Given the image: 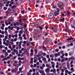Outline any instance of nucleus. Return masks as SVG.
Returning <instances> with one entry per match:
<instances>
[{
    "label": "nucleus",
    "instance_id": "f257e3e1",
    "mask_svg": "<svg viewBox=\"0 0 75 75\" xmlns=\"http://www.w3.org/2000/svg\"><path fill=\"white\" fill-rule=\"evenodd\" d=\"M50 30H52V31L54 32H55V33H57V26H55L53 27H51L50 28Z\"/></svg>",
    "mask_w": 75,
    "mask_h": 75
},
{
    "label": "nucleus",
    "instance_id": "f03ea898",
    "mask_svg": "<svg viewBox=\"0 0 75 75\" xmlns=\"http://www.w3.org/2000/svg\"><path fill=\"white\" fill-rule=\"evenodd\" d=\"M23 40H21L19 42V44L18 45V47L19 49H21V43H23Z\"/></svg>",
    "mask_w": 75,
    "mask_h": 75
},
{
    "label": "nucleus",
    "instance_id": "7ed1b4c3",
    "mask_svg": "<svg viewBox=\"0 0 75 75\" xmlns=\"http://www.w3.org/2000/svg\"><path fill=\"white\" fill-rule=\"evenodd\" d=\"M57 4L58 5V7H61V6L62 5V4H63V3L62 2L60 1L58 2Z\"/></svg>",
    "mask_w": 75,
    "mask_h": 75
},
{
    "label": "nucleus",
    "instance_id": "20e7f679",
    "mask_svg": "<svg viewBox=\"0 0 75 75\" xmlns=\"http://www.w3.org/2000/svg\"><path fill=\"white\" fill-rule=\"evenodd\" d=\"M49 18L50 19H52L54 17V14L52 13H50L49 16Z\"/></svg>",
    "mask_w": 75,
    "mask_h": 75
},
{
    "label": "nucleus",
    "instance_id": "39448f33",
    "mask_svg": "<svg viewBox=\"0 0 75 75\" xmlns=\"http://www.w3.org/2000/svg\"><path fill=\"white\" fill-rule=\"evenodd\" d=\"M68 41L69 42H73L74 41V40L73 39V38H71V39H68Z\"/></svg>",
    "mask_w": 75,
    "mask_h": 75
},
{
    "label": "nucleus",
    "instance_id": "423d86ee",
    "mask_svg": "<svg viewBox=\"0 0 75 75\" xmlns=\"http://www.w3.org/2000/svg\"><path fill=\"white\" fill-rule=\"evenodd\" d=\"M54 14L55 16H58L59 14V12H58L56 11L54 13Z\"/></svg>",
    "mask_w": 75,
    "mask_h": 75
},
{
    "label": "nucleus",
    "instance_id": "0eeeda50",
    "mask_svg": "<svg viewBox=\"0 0 75 75\" xmlns=\"http://www.w3.org/2000/svg\"><path fill=\"white\" fill-rule=\"evenodd\" d=\"M50 69L49 68H47L45 70V72H47V73H48V72H50Z\"/></svg>",
    "mask_w": 75,
    "mask_h": 75
},
{
    "label": "nucleus",
    "instance_id": "6e6552de",
    "mask_svg": "<svg viewBox=\"0 0 75 75\" xmlns=\"http://www.w3.org/2000/svg\"><path fill=\"white\" fill-rule=\"evenodd\" d=\"M67 14L68 16H70L71 15V13H70V12L69 11H67Z\"/></svg>",
    "mask_w": 75,
    "mask_h": 75
},
{
    "label": "nucleus",
    "instance_id": "1a4fd4ad",
    "mask_svg": "<svg viewBox=\"0 0 75 75\" xmlns=\"http://www.w3.org/2000/svg\"><path fill=\"white\" fill-rule=\"evenodd\" d=\"M60 21V22H61L62 21V19H56L55 20V22H56V21Z\"/></svg>",
    "mask_w": 75,
    "mask_h": 75
},
{
    "label": "nucleus",
    "instance_id": "9d476101",
    "mask_svg": "<svg viewBox=\"0 0 75 75\" xmlns=\"http://www.w3.org/2000/svg\"><path fill=\"white\" fill-rule=\"evenodd\" d=\"M13 12H12V11H10V13H14L15 12H16V9L15 8L12 9Z\"/></svg>",
    "mask_w": 75,
    "mask_h": 75
},
{
    "label": "nucleus",
    "instance_id": "9b49d317",
    "mask_svg": "<svg viewBox=\"0 0 75 75\" xmlns=\"http://www.w3.org/2000/svg\"><path fill=\"white\" fill-rule=\"evenodd\" d=\"M68 31H69V29L68 28L66 27L65 28V32L67 33Z\"/></svg>",
    "mask_w": 75,
    "mask_h": 75
},
{
    "label": "nucleus",
    "instance_id": "f8f14e48",
    "mask_svg": "<svg viewBox=\"0 0 75 75\" xmlns=\"http://www.w3.org/2000/svg\"><path fill=\"white\" fill-rule=\"evenodd\" d=\"M69 59H71V60H74L75 59V58L74 57H71V58H69Z\"/></svg>",
    "mask_w": 75,
    "mask_h": 75
},
{
    "label": "nucleus",
    "instance_id": "ddd939ff",
    "mask_svg": "<svg viewBox=\"0 0 75 75\" xmlns=\"http://www.w3.org/2000/svg\"><path fill=\"white\" fill-rule=\"evenodd\" d=\"M39 72L40 73V74H42L44 72V71L43 70H39Z\"/></svg>",
    "mask_w": 75,
    "mask_h": 75
},
{
    "label": "nucleus",
    "instance_id": "4468645a",
    "mask_svg": "<svg viewBox=\"0 0 75 75\" xmlns=\"http://www.w3.org/2000/svg\"><path fill=\"white\" fill-rule=\"evenodd\" d=\"M34 62L35 63V62H37L36 60H37V58L35 57L34 58Z\"/></svg>",
    "mask_w": 75,
    "mask_h": 75
},
{
    "label": "nucleus",
    "instance_id": "2eb2a0df",
    "mask_svg": "<svg viewBox=\"0 0 75 75\" xmlns=\"http://www.w3.org/2000/svg\"><path fill=\"white\" fill-rule=\"evenodd\" d=\"M17 6H16V5H13L11 6V8L12 9L15 8H16Z\"/></svg>",
    "mask_w": 75,
    "mask_h": 75
},
{
    "label": "nucleus",
    "instance_id": "dca6fc26",
    "mask_svg": "<svg viewBox=\"0 0 75 75\" xmlns=\"http://www.w3.org/2000/svg\"><path fill=\"white\" fill-rule=\"evenodd\" d=\"M53 73H55V72H56V69H53Z\"/></svg>",
    "mask_w": 75,
    "mask_h": 75
},
{
    "label": "nucleus",
    "instance_id": "f3484780",
    "mask_svg": "<svg viewBox=\"0 0 75 75\" xmlns=\"http://www.w3.org/2000/svg\"><path fill=\"white\" fill-rule=\"evenodd\" d=\"M70 70L72 71V72H74L75 71V69H74V68H72L70 69Z\"/></svg>",
    "mask_w": 75,
    "mask_h": 75
},
{
    "label": "nucleus",
    "instance_id": "a211bd4d",
    "mask_svg": "<svg viewBox=\"0 0 75 75\" xmlns=\"http://www.w3.org/2000/svg\"><path fill=\"white\" fill-rule=\"evenodd\" d=\"M59 8H61V10H64V7H63V6H61L60 7H59Z\"/></svg>",
    "mask_w": 75,
    "mask_h": 75
},
{
    "label": "nucleus",
    "instance_id": "6ab92c4d",
    "mask_svg": "<svg viewBox=\"0 0 75 75\" xmlns=\"http://www.w3.org/2000/svg\"><path fill=\"white\" fill-rule=\"evenodd\" d=\"M50 58H53V57H54V54H51L50 55Z\"/></svg>",
    "mask_w": 75,
    "mask_h": 75
},
{
    "label": "nucleus",
    "instance_id": "aec40b11",
    "mask_svg": "<svg viewBox=\"0 0 75 75\" xmlns=\"http://www.w3.org/2000/svg\"><path fill=\"white\" fill-rule=\"evenodd\" d=\"M46 67H48V68H51V67H50V65L48 64H46Z\"/></svg>",
    "mask_w": 75,
    "mask_h": 75
},
{
    "label": "nucleus",
    "instance_id": "412c9836",
    "mask_svg": "<svg viewBox=\"0 0 75 75\" xmlns=\"http://www.w3.org/2000/svg\"><path fill=\"white\" fill-rule=\"evenodd\" d=\"M56 12L59 13V9L58 8H57V11Z\"/></svg>",
    "mask_w": 75,
    "mask_h": 75
},
{
    "label": "nucleus",
    "instance_id": "4be33fe9",
    "mask_svg": "<svg viewBox=\"0 0 75 75\" xmlns=\"http://www.w3.org/2000/svg\"><path fill=\"white\" fill-rule=\"evenodd\" d=\"M15 66H16V67L17 68H18V64H15Z\"/></svg>",
    "mask_w": 75,
    "mask_h": 75
},
{
    "label": "nucleus",
    "instance_id": "5701e85b",
    "mask_svg": "<svg viewBox=\"0 0 75 75\" xmlns=\"http://www.w3.org/2000/svg\"><path fill=\"white\" fill-rule=\"evenodd\" d=\"M14 41H15V42H16V41H17V38H16L14 39Z\"/></svg>",
    "mask_w": 75,
    "mask_h": 75
},
{
    "label": "nucleus",
    "instance_id": "b1692460",
    "mask_svg": "<svg viewBox=\"0 0 75 75\" xmlns=\"http://www.w3.org/2000/svg\"><path fill=\"white\" fill-rule=\"evenodd\" d=\"M52 8H57V7L55 5H53L52 6Z\"/></svg>",
    "mask_w": 75,
    "mask_h": 75
},
{
    "label": "nucleus",
    "instance_id": "393cba45",
    "mask_svg": "<svg viewBox=\"0 0 75 75\" xmlns=\"http://www.w3.org/2000/svg\"><path fill=\"white\" fill-rule=\"evenodd\" d=\"M5 24L6 25H8V23H7V21H5Z\"/></svg>",
    "mask_w": 75,
    "mask_h": 75
},
{
    "label": "nucleus",
    "instance_id": "a878e982",
    "mask_svg": "<svg viewBox=\"0 0 75 75\" xmlns=\"http://www.w3.org/2000/svg\"><path fill=\"white\" fill-rule=\"evenodd\" d=\"M19 39L20 40H23V38H22L20 36L19 37Z\"/></svg>",
    "mask_w": 75,
    "mask_h": 75
},
{
    "label": "nucleus",
    "instance_id": "bb28decb",
    "mask_svg": "<svg viewBox=\"0 0 75 75\" xmlns=\"http://www.w3.org/2000/svg\"><path fill=\"white\" fill-rule=\"evenodd\" d=\"M43 61H46V58L44 57L43 58Z\"/></svg>",
    "mask_w": 75,
    "mask_h": 75
},
{
    "label": "nucleus",
    "instance_id": "cd10ccee",
    "mask_svg": "<svg viewBox=\"0 0 75 75\" xmlns=\"http://www.w3.org/2000/svg\"><path fill=\"white\" fill-rule=\"evenodd\" d=\"M15 52L16 55L18 54V50H17V51Z\"/></svg>",
    "mask_w": 75,
    "mask_h": 75
},
{
    "label": "nucleus",
    "instance_id": "c85d7f7f",
    "mask_svg": "<svg viewBox=\"0 0 75 75\" xmlns=\"http://www.w3.org/2000/svg\"><path fill=\"white\" fill-rule=\"evenodd\" d=\"M12 4H13V2L11 3V4L9 5V6L10 7H11V6H12Z\"/></svg>",
    "mask_w": 75,
    "mask_h": 75
},
{
    "label": "nucleus",
    "instance_id": "c756f323",
    "mask_svg": "<svg viewBox=\"0 0 75 75\" xmlns=\"http://www.w3.org/2000/svg\"><path fill=\"white\" fill-rule=\"evenodd\" d=\"M54 56L55 57H57L58 56V54H57V53L55 54Z\"/></svg>",
    "mask_w": 75,
    "mask_h": 75
},
{
    "label": "nucleus",
    "instance_id": "7c9ffc66",
    "mask_svg": "<svg viewBox=\"0 0 75 75\" xmlns=\"http://www.w3.org/2000/svg\"><path fill=\"white\" fill-rule=\"evenodd\" d=\"M6 56H8V53L7 52H6L5 53Z\"/></svg>",
    "mask_w": 75,
    "mask_h": 75
},
{
    "label": "nucleus",
    "instance_id": "2f4dec72",
    "mask_svg": "<svg viewBox=\"0 0 75 75\" xmlns=\"http://www.w3.org/2000/svg\"><path fill=\"white\" fill-rule=\"evenodd\" d=\"M45 1L46 3H47H47H49V0H46Z\"/></svg>",
    "mask_w": 75,
    "mask_h": 75
},
{
    "label": "nucleus",
    "instance_id": "473e14b6",
    "mask_svg": "<svg viewBox=\"0 0 75 75\" xmlns=\"http://www.w3.org/2000/svg\"><path fill=\"white\" fill-rule=\"evenodd\" d=\"M4 10H7V7H4Z\"/></svg>",
    "mask_w": 75,
    "mask_h": 75
},
{
    "label": "nucleus",
    "instance_id": "72a5a7b5",
    "mask_svg": "<svg viewBox=\"0 0 75 75\" xmlns=\"http://www.w3.org/2000/svg\"><path fill=\"white\" fill-rule=\"evenodd\" d=\"M7 52L8 53H11V50H7Z\"/></svg>",
    "mask_w": 75,
    "mask_h": 75
},
{
    "label": "nucleus",
    "instance_id": "f704fd0d",
    "mask_svg": "<svg viewBox=\"0 0 75 75\" xmlns=\"http://www.w3.org/2000/svg\"><path fill=\"white\" fill-rule=\"evenodd\" d=\"M19 33H21V34H23V31L22 30H21L20 31Z\"/></svg>",
    "mask_w": 75,
    "mask_h": 75
},
{
    "label": "nucleus",
    "instance_id": "c9c22d12",
    "mask_svg": "<svg viewBox=\"0 0 75 75\" xmlns=\"http://www.w3.org/2000/svg\"><path fill=\"white\" fill-rule=\"evenodd\" d=\"M52 68H55V64H53L52 66Z\"/></svg>",
    "mask_w": 75,
    "mask_h": 75
},
{
    "label": "nucleus",
    "instance_id": "e433bc0d",
    "mask_svg": "<svg viewBox=\"0 0 75 75\" xmlns=\"http://www.w3.org/2000/svg\"><path fill=\"white\" fill-rule=\"evenodd\" d=\"M38 27L40 30H42L43 29V28L41 26H39Z\"/></svg>",
    "mask_w": 75,
    "mask_h": 75
},
{
    "label": "nucleus",
    "instance_id": "4c0bfd02",
    "mask_svg": "<svg viewBox=\"0 0 75 75\" xmlns=\"http://www.w3.org/2000/svg\"><path fill=\"white\" fill-rule=\"evenodd\" d=\"M39 54L40 55H41L42 54V53L41 52H40Z\"/></svg>",
    "mask_w": 75,
    "mask_h": 75
},
{
    "label": "nucleus",
    "instance_id": "58836bf2",
    "mask_svg": "<svg viewBox=\"0 0 75 75\" xmlns=\"http://www.w3.org/2000/svg\"><path fill=\"white\" fill-rule=\"evenodd\" d=\"M51 64H52L53 65H55V63H54V62H51Z\"/></svg>",
    "mask_w": 75,
    "mask_h": 75
},
{
    "label": "nucleus",
    "instance_id": "ea45409f",
    "mask_svg": "<svg viewBox=\"0 0 75 75\" xmlns=\"http://www.w3.org/2000/svg\"><path fill=\"white\" fill-rule=\"evenodd\" d=\"M10 13V11H6V14H8V13Z\"/></svg>",
    "mask_w": 75,
    "mask_h": 75
},
{
    "label": "nucleus",
    "instance_id": "a19ab883",
    "mask_svg": "<svg viewBox=\"0 0 75 75\" xmlns=\"http://www.w3.org/2000/svg\"><path fill=\"white\" fill-rule=\"evenodd\" d=\"M69 46H70V45H69V44H67L66 45V47H69Z\"/></svg>",
    "mask_w": 75,
    "mask_h": 75
},
{
    "label": "nucleus",
    "instance_id": "79ce46f5",
    "mask_svg": "<svg viewBox=\"0 0 75 75\" xmlns=\"http://www.w3.org/2000/svg\"><path fill=\"white\" fill-rule=\"evenodd\" d=\"M11 54H12V55H15V53L14 52H11Z\"/></svg>",
    "mask_w": 75,
    "mask_h": 75
},
{
    "label": "nucleus",
    "instance_id": "37998d69",
    "mask_svg": "<svg viewBox=\"0 0 75 75\" xmlns=\"http://www.w3.org/2000/svg\"><path fill=\"white\" fill-rule=\"evenodd\" d=\"M3 52H4V53H5V52H6V50H2Z\"/></svg>",
    "mask_w": 75,
    "mask_h": 75
},
{
    "label": "nucleus",
    "instance_id": "c03bdc74",
    "mask_svg": "<svg viewBox=\"0 0 75 75\" xmlns=\"http://www.w3.org/2000/svg\"><path fill=\"white\" fill-rule=\"evenodd\" d=\"M21 13L22 14H24V11L23 10L21 11Z\"/></svg>",
    "mask_w": 75,
    "mask_h": 75
},
{
    "label": "nucleus",
    "instance_id": "a18cd8bd",
    "mask_svg": "<svg viewBox=\"0 0 75 75\" xmlns=\"http://www.w3.org/2000/svg\"><path fill=\"white\" fill-rule=\"evenodd\" d=\"M42 48L44 50H46V48H45V47L44 46H42Z\"/></svg>",
    "mask_w": 75,
    "mask_h": 75
},
{
    "label": "nucleus",
    "instance_id": "49530a36",
    "mask_svg": "<svg viewBox=\"0 0 75 75\" xmlns=\"http://www.w3.org/2000/svg\"><path fill=\"white\" fill-rule=\"evenodd\" d=\"M28 74H27V75H31V73H30V72H28Z\"/></svg>",
    "mask_w": 75,
    "mask_h": 75
},
{
    "label": "nucleus",
    "instance_id": "de8ad7c7",
    "mask_svg": "<svg viewBox=\"0 0 75 75\" xmlns=\"http://www.w3.org/2000/svg\"><path fill=\"white\" fill-rule=\"evenodd\" d=\"M12 48H16V45H14L12 46Z\"/></svg>",
    "mask_w": 75,
    "mask_h": 75
},
{
    "label": "nucleus",
    "instance_id": "09e8293b",
    "mask_svg": "<svg viewBox=\"0 0 75 75\" xmlns=\"http://www.w3.org/2000/svg\"><path fill=\"white\" fill-rule=\"evenodd\" d=\"M30 2L31 3V2H33V1H34V0H29Z\"/></svg>",
    "mask_w": 75,
    "mask_h": 75
},
{
    "label": "nucleus",
    "instance_id": "8fccbe9b",
    "mask_svg": "<svg viewBox=\"0 0 75 75\" xmlns=\"http://www.w3.org/2000/svg\"><path fill=\"white\" fill-rule=\"evenodd\" d=\"M17 51V50L16 49H14L13 50V51L14 52H16V51Z\"/></svg>",
    "mask_w": 75,
    "mask_h": 75
},
{
    "label": "nucleus",
    "instance_id": "3c124183",
    "mask_svg": "<svg viewBox=\"0 0 75 75\" xmlns=\"http://www.w3.org/2000/svg\"><path fill=\"white\" fill-rule=\"evenodd\" d=\"M28 11H30V10H31V8L30 7L28 8Z\"/></svg>",
    "mask_w": 75,
    "mask_h": 75
},
{
    "label": "nucleus",
    "instance_id": "603ef678",
    "mask_svg": "<svg viewBox=\"0 0 75 75\" xmlns=\"http://www.w3.org/2000/svg\"><path fill=\"white\" fill-rule=\"evenodd\" d=\"M11 51H13L14 50V49L13 48V47L11 48Z\"/></svg>",
    "mask_w": 75,
    "mask_h": 75
},
{
    "label": "nucleus",
    "instance_id": "864d4df0",
    "mask_svg": "<svg viewBox=\"0 0 75 75\" xmlns=\"http://www.w3.org/2000/svg\"><path fill=\"white\" fill-rule=\"evenodd\" d=\"M19 54H21L22 53V51L21 50H19Z\"/></svg>",
    "mask_w": 75,
    "mask_h": 75
},
{
    "label": "nucleus",
    "instance_id": "5fc2aeb1",
    "mask_svg": "<svg viewBox=\"0 0 75 75\" xmlns=\"http://www.w3.org/2000/svg\"><path fill=\"white\" fill-rule=\"evenodd\" d=\"M68 55V53H65V57H67Z\"/></svg>",
    "mask_w": 75,
    "mask_h": 75
},
{
    "label": "nucleus",
    "instance_id": "6e6d98bb",
    "mask_svg": "<svg viewBox=\"0 0 75 75\" xmlns=\"http://www.w3.org/2000/svg\"><path fill=\"white\" fill-rule=\"evenodd\" d=\"M63 68L65 71H66L67 69V67H64Z\"/></svg>",
    "mask_w": 75,
    "mask_h": 75
},
{
    "label": "nucleus",
    "instance_id": "4d7b16f0",
    "mask_svg": "<svg viewBox=\"0 0 75 75\" xmlns=\"http://www.w3.org/2000/svg\"><path fill=\"white\" fill-rule=\"evenodd\" d=\"M14 36L15 37H18V35H17V34H16L14 35Z\"/></svg>",
    "mask_w": 75,
    "mask_h": 75
},
{
    "label": "nucleus",
    "instance_id": "13d9d810",
    "mask_svg": "<svg viewBox=\"0 0 75 75\" xmlns=\"http://www.w3.org/2000/svg\"><path fill=\"white\" fill-rule=\"evenodd\" d=\"M59 69L58 68L57 69V71L59 72Z\"/></svg>",
    "mask_w": 75,
    "mask_h": 75
},
{
    "label": "nucleus",
    "instance_id": "bf43d9fd",
    "mask_svg": "<svg viewBox=\"0 0 75 75\" xmlns=\"http://www.w3.org/2000/svg\"><path fill=\"white\" fill-rule=\"evenodd\" d=\"M61 71L62 72H64V70L63 69H62Z\"/></svg>",
    "mask_w": 75,
    "mask_h": 75
},
{
    "label": "nucleus",
    "instance_id": "052dcab7",
    "mask_svg": "<svg viewBox=\"0 0 75 75\" xmlns=\"http://www.w3.org/2000/svg\"><path fill=\"white\" fill-rule=\"evenodd\" d=\"M23 19H28V16H26L25 18H23Z\"/></svg>",
    "mask_w": 75,
    "mask_h": 75
},
{
    "label": "nucleus",
    "instance_id": "680f3d73",
    "mask_svg": "<svg viewBox=\"0 0 75 75\" xmlns=\"http://www.w3.org/2000/svg\"><path fill=\"white\" fill-rule=\"evenodd\" d=\"M40 68L41 69H43V67L42 66H41L40 67Z\"/></svg>",
    "mask_w": 75,
    "mask_h": 75
},
{
    "label": "nucleus",
    "instance_id": "e2e57ef3",
    "mask_svg": "<svg viewBox=\"0 0 75 75\" xmlns=\"http://www.w3.org/2000/svg\"><path fill=\"white\" fill-rule=\"evenodd\" d=\"M19 44V42H16V44H17V46H18V44Z\"/></svg>",
    "mask_w": 75,
    "mask_h": 75
},
{
    "label": "nucleus",
    "instance_id": "0e129e2a",
    "mask_svg": "<svg viewBox=\"0 0 75 75\" xmlns=\"http://www.w3.org/2000/svg\"><path fill=\"white\" fill-rule=\"evenodd\" d=\"M42 67H45V64H42Z\"/></svg>",
    "mask_w": 75,
    "mask_h": 75
},
{
    "label": "nucleus",
    "instance_id": "69168bd1",
    "mask_svg": "<svg viewBox=\"0 0 75 75\" xmlns=\"http://www.w3.org/2000/svg\"><path fill=\"white\" fill-rule=\"evenodd\" d=\"M45 72H43L42 74V75H45Z\"/></svg>",
    "mask_w": 75,
    "mask_h": 75
},
{
    "label": "nucleus",
    "instance_id": "338daca9",
    "mask_svg": "<svg viewBox=\"0 0 75 75\" xmlns=\"http://www.w3.org/2000/svg\"><path fill=\"white\" fill-rule=\"evenodd\" d=\"M16 24L18 26L19 25V23H18V22H17Z\"/></svg>",
    "mask_w": 75,
    "mask_h": 75
},
{
    "label": "nucleus",
    "instance_id": "774afa93",
    "mask_svg": "<svg viewBox=\"0 0 75 75\" xmlns=\"http://www.w3.org/2000/svg\"><path fill=\"white\" fill-rule=\"evenodd\" d=\"M36 75H39V72H37L36 74Z\"/></svg>",
    "mask_w": 75,
    "mask_h": 75
}]
</instances>
